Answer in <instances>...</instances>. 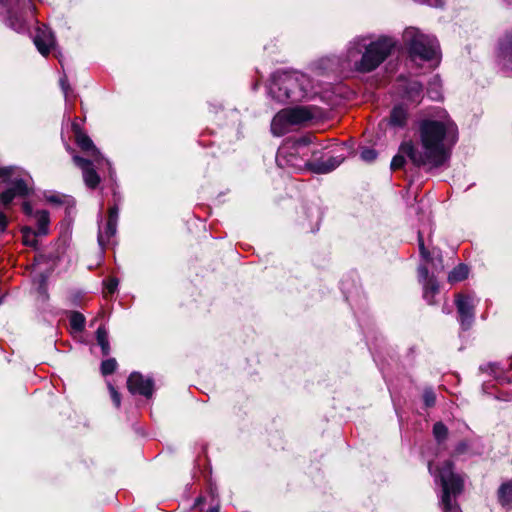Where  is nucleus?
Listing matches in <instances>:
<instances>
[{
  "label": "nucleus",
  "mask_w": 512,
  "mask_h": 512,
  "mask_svg": "<svg viewBox=\"0 0 512 512\" xmlns=\"http://www.w3.org/2000/svg\"><path fill=\"white\" fill-rule=\"evenodd\" d=\"M418 132L420 148L411 140L402 142L398 154L391 161L393 170L404 166L405 157L415 166L428 169L442 167L450 160L452 148L458 140V129L446 112L420 120Z\"/></svg>",
  "instance_id": "obj_1"
},
{
  "label": "nucleus",
  "mask_w": 512,
  "mask_h": 512,
  "mask_svg": "<svg viewBox=\"0 0 512 512\" xmlns=\"http://www.w3.org/2000/svg\"><path fill=\"white\" fill-rule=\"evenodd\" d=\"M396 40L389 36H380L372 40L369 36H358L349 42L344 55L348 68L367 73L379 67L390 55Z\"/></svg>",
  "instance_id": "obj_2"
},
{
  "label": "nucleus",
  "mask_w": 512,
  "mask_h": 512,
  "mask_svg": "<svg viewBox=\"0 0 512 512\" xmlns=\"http://www.w3.org/2000/svg\"><path fill=\"white\" fill-rule=\"evenodd\" d=\"M268 95L271 99L285 103L310 99L314 94L315 85L312 79L298 71H277L270 79Z\"/></svg>",
  "instance_id": "obj_3"
},
{
  "label": "nucleus",
  "mask_w": 512,
  "mask_h": 512,
  "mask_svg": "<svg viewBox=\"0 0 512 512\" xmlns=\"http://www.w3.org/2000/svg\"><path fill=\"white\" fill-rule=\"evenodd\" d=\"M319 150L313 144L312 136H303L295 140H287L277 152L276 162L280 167H291L294 169L309 168L312 161L309 156L316 157Z\"/></svg>",
  "instance_id": "obj_4"
},
{
  "label": "nucleus",
  "mask_w": 512,
  "mask_h": 512,
  "mask_svg": "<svg viewBox=\"0 0 512 512\" xmlns=\"http://www.w3.org/2000/svg\"><path fill=\"white\" fill-rule=\"evenodd\" d=\"M428 469L435 481L442 486L441 506L444 512H459L456 502H453L451 496H456L463 489L462 478L453 472V463L445 461L441 468L434 467L433 463H429Z\"/></svg>",
  "instance_id": "obj_5"
},
{
  "label": "nucleus",
  "mask_w": 512,
  "mask_h": 512,
  "mask_svg": "<svg viewBox=\"0 0 512 512\" xmlns=\"http://www.w3.org/2000/svg\"><path fill=\"white\" fill-rule=\"evenodd\" d=\"M403 42L413 58L423 61H433L438 64L441 59L440 46L432 35L420 32L417 28L409 27L403 32Z\"/></svg>",
  "instance_id": "obj_6"
},
{
  "label": "nucleus",
  "mask_w": 512,
  "mask_h": 512,
  "mask_svg": "<svg viewBox=\"0 0 512 512\" xmlns=\"http://www.w3.org/2000/svg\"><path fill=\"white\" fill-rule=\"evenodd\" d=\"M316 117L315 109L310 106H298L279 111L271 122V132L282 136L293 126L304 125Z\"/></svg>",
  "instance_id": "obj_7"
},
{
  "label": "nucleus",
  "mask_w": 512,
  "mask_h": 512,
  "mask_svg": "<svg viewBox=\"0 0 512 512\" xmlns=\"http://www.w3.org/2000/svg\"><path fill=\"white\" fill-rule=\"evenodd\" d=\"M0 183L7 185V188L0 193V203L4 207L9 206L15 198L25 197L30 193L27 180L14 167H0Z\"/></svg>",
  "instance_id": "obj_8"
},
{
  "label": "nucleus",
  "mask_w": 512,
  "mask_h": 512,
  "mask_svg": "<svg viewBox=\"0 0 512 512\" xmlns=\"http://www.w3.org/2000/svg\"><path fill=\"white\" fill-rule=\"evenodd\" d=\"M0 5L6 9V25L16 32L25 31L27 17L35 10L31 0H0Z\"/></svg>",
  "instance_id": "obj_9"
},
{
  "label": "nucleus",
  "mask_w": 512,
  "mask_h": 512,
  "mask_svg": "<svg viewBox=\"0 0 512 512\" xmlns=\"http://www.w3.org/2000/svg\"><path fill=\"white\" fill-rule=\"evenodd\" d=\"M475 298L471 295L458 294L455 304L459 314L460 324L463 329H469L474 321Z\"/></svg>",
  "instance_id": "obj_10"
},
{
  "label": "nucleus",
  "mask_w": 512,
  "mask_h": 512,
  "mask_svg": "<svg viewBox=\"0 0 512 512\" xmlns=\"http://www.w3.org/2000/svg\"><path fill=\"white\" fill-rule=\"evenodd\" d=\"M119 218V207L115 204L111 206L108 210V219L107 222L102 228L99 226L98 231V244L99 246L104 249V247L109 244L112 237L115 236L117 231V223Z\"/></svg>",
  "instance_id": "obj_11"
},
{
  "label": "nucleus",
  "mask_w": 512,
  "mask_h": 512,
  "mask_svg": "<svg viewBox=\"0 0 512 512\" xmlns=\"http://www.w3.org/2000/svg\"><path fill=\"white\" fill-rule=\"evenodd\" d=\"M127 387L131 394H139L150 398L154 391V381L150 377H144L139 372H133L128 377Z\"/></svg>",
  "instance_id": "obj_12"
},
{
  "label": "nucleus",
  "mask_w": 512,
  "mask_h": 512,
  "mask_svg": "<svg viewBox=\"0 0 512 512\" xmlns=\"http://www.w3.org/2000/svg\"><path fill=\"white\" fill-rule=\"evenodd\" d=\"M73 162L82 170L85 185L91 189L96 188L100 183V177L94 168L95 161L74 155Z\"/></svg>",
  "instance_id": "obj_13"
},
{
  "label": "nucleus",
  "mask_w": 512,
  "mask_h": 512,
  "mask_svg": "<svg viewBox=\"0 0 512 512\" xmlns=\"http://www.w3.org/2000/svg\"><path fill=\"white\" fill-rule=\"evenodd\" d=\"M418 278L423 286V297L428 304H434V297L439 292V285L434 276H429L426 266H419Z\"/></svg>",
  "instance_id": "obj_14"
},
{
  "label": "nucleus",
  "mask_w": 512,
  "mask_h": 512,
  "mask_svg": "<svg viewBox=\"0 0 512 512\" xmlns=\"http://www.w3.org/2000/svg\"><path fill=\"white\" fill-rule=\"evenodd\" d=\"M73 130L75 133V142L78 147L83 152L87 153L95 163L100 164L103 157L91 138L87 134L83 133L76 124H73Z\"/></svg>",
  "instance_id": "obj_15"
},
{
  "label": "nucleus",
  "mask_w": 512,
  "mask_h": 512,
  "mask_svg": "<svg viewBox=\"0 0 512 512\" xmlns=\"http://www.w3.org/2000/svg\"><path fill=\"white\" fill-rule=\"evenodd\" d=\"M33 42L37 50L43 55L47 56L50 50L55 46V38L51 30L45 25L36 29L33 37Z\"/></svg>",
  "instance_id": "obj_16"
},
{
  "label": "nucleus",
  "mask_w": 512,
  "mask_h": 512,
  "mask_svg": "<svg viewBox=\"0 0 512 512\" xmlns=\"http://www.w3.org/2000/svg\"><path fill=\"white\" fill-rule=\"evenodd\" d=\"M497 59L502 68L512 70V33L505 34L499 40Z\"/></svg>",
  "instance_id": "obj_17"
},
{
  "label": "nucleus",
  "mask_w": 512,
  "mask_h": 512,
  "mask_svg": "<svg viewBox=\"0 0 512 512\" xmlns=\"http://www.w3.org/2000/svg\"><path fill=\"white\" fill-rule=\"evenodd\" d=\"M344 161L343 156H329L326 160H315L309 165V170L317 174H325L336 169Z\"/></svg>",
  "instance_id": "obj_18"
},
{
  "label": "nucleus",
  "mask_w": 512,
  "mask_h": 512,
  "mask_svg": "<svg viewBox=\"0 0 512 512\" xmlns=\"http://www.w3.org/2000/svg\"><path fill=\"white\" fill-rule=\"evenodd\" d=\"M34 218L37 223V231H35L40 236H45L49 232V223L50 217L49 213L46 210H38L34 214Z\"/></svg>",
  "instance_id": "obj_19"
},
{
  "label": "nucleus",
  "mask_w": 512,
  "mask_h": 512,
  "mask_svg": "<svg viewBox=\"0 0 512 512\" xmlns=\"http://www.w3.org/2000/svg\"><path fill=\"white\" fill-rule=\"evenodd\" d=\"M407 110L402 106H395L391 111L389 124L394 127H404L407 121Z\"/></svg>",
  "instance_id": "obj_20"
},
{
  "label": "nucleus",
  "mask_w": 512,
  "mask_h": 512,
  "mask_svg": "<svg viewBox=\"0 0 512 512\" xmlns=\"http://www.w3.org/2000/svg\"><path fill=\"white\" fill-rule=\"evenodd\" d=\"M423 87L418 81H410L406 87V97L415 103H419L422 99Z\"/></svg>",
  "instance_id": "obj_21"
},
{
  "label": "nucleus",
  "mask_w": 512,
  "mask_h": 512,
  "mask_svg": "<svg viewBox=\"0 0 512 512\" xmlns=\"http://www.w3.org/2000/svg\"><path fill=\"white\" fill-rule=\"evenodd\" d=\"M498 498L504 508H512V483H505L499 488Z\"/></svg>",
  "instance_id": "obj_22"
},
{
  "label": "nucleus",
  "mask_w": 512,
  "mask_h": 512,
  "mask_svg": "<svg viewBox=\"0 0 512 512\" xmlns=\"http://www.w3.org/2000/svg\"><path fill=\"white\" fill-rule=\"evenodd\" d=\"M96 340L98 345L101 347L102 354L107 356L110 353V344L108 340V332L103 325L99 326L96 331Z\"/></svg>",
  "instance_id": "obj_23"
},
{
  "label": "nucleus",
  "mask_w": 512,
  "mask_h": 512,
  "mask_svg": "<svg viewBox=\"0 0 512 512\" xmlns=\"http://www.w3.org/2000/svg\"><path fill=\"white\" fill-rule=\"evenodd\" d=\"M206 502L209 503L206 512H219V502L213 493H211L207 497H198L194 502V508L200 507L202 510V505Z\"/></svg>",
  "instance_id": "obj_24"
},
{
  "label": "nucleus",
  "mask_w": 512,
  "mask_h": 512,
  "mask_svg": "<svg viewBox=\"0 0 512 512\" xmlns=\"http://www.w3.org/2000/svg\"><path fill=\"white\" fill-rule=\"evenodd\" d=\"M427 94L432 100L438 101L442 99L441 80L438 76H434L429 82Z\"/></svg>",
  "instance_id": "obj_25"
},
{
  "label": "nucleus",
  "mask_w": 512,
  "mask_h": 512,
  "mask_svg": "<svg viewBox=\"0 0 512 512\" xmlns=\"http://www.w3.org/2000/svg\"><path fill=\"white\" fill-rule=\"evenodd\" d=\"M469 270L464 264H460L455 267L448 275V281L450 283L460 282L468 277Z\"/></svg>",
  "instance_id": "obj_26"
},
{
  "label": "nucleus",
  "mask_w": 512,
  "mask_h": 512,
  "mask_svg": "<svg viewBox=\"0 0 512 512\" xmlns=\"http://www.w3.org/2000/svg\"><path fill=\"white\" fill-rule=\"evenodd\" d=\"M69 322L71 328L76 332H81L85 327V317L77 311H72L69 315Z\"/></svg>",
  "instance_id": "obj_27"
},
{
  "label": "nucleus",
  "mask_w": 512,
  "mask_h": 512,
  "mask_svg": "<svg viewBox=\"0 0 512 512\" xmlns=\"http://www.w3.org/2000/svg\"><path fill=\"white\" fill-rule=\"evenodd\" d=\"M37 236L39 235L30 227L22 229V241L26 246L36 248L38 244Z\"/></svg>",
  "instance_id": "obj_28"
},
{
  "label": "nucleus",
  "mask_w": 512,
  "mask_h": 512,
  "mask_svg": "<svg viewBox=\"0 0 512 512\" xmlns=\"http://www.w3.org/2000/svg\"><path fill=\"white\" fill-rule=\"evenodd\" d=\"M433 435L436 441L441 444L447 439L448 428L442 422H436L433 426Z\"/></svg>",
  "instance_id": "obj_29"
},
{
  "label": "nucleus",
  "mask_w": 512,
  "mask_h": 512,
  "mask_svg": "<svg viewBox=\"0 0 512 512\" xmlns=\"http://www.w3.org/2000/svg\"><path fill=\"white\" fill-rule=\"evenodd\" d=\"M117 368V361L115 358H109L106 360H103L101 363V373L104 376L112 374Z\"/></svg>",
  "instance_id": "obj_30"
},
{
  "label": "nucleus",
  "mask_w": 512,
  "mask_h": 512,
  "mask_svg": "<svg viewBox=\"0 0 512 512\" xmlns=\"http://www.w3.org/2000/svg\"><path fill=\"white\" fill-rule=\"evenodd\" d=\"M360 157L363 161L370 163L376 159L377 152L372 148H363Z\"/></svg>",
  "instance_id": "obj_31"
},
{
  "label": "nucleus",
  "mask_w": 512,
  "mask_h": 512,
  "mask_svg": "<svg viewBox=\"0 0 512 512\" xmlns=\"http://www.w3.org/2000/svg\"><path fill=\"white\" fill-rule=\"evenodd\" d=\"M108 389L115 407L119 408L121 405V395L111 383H108Z\"/></svg>",
  "instance_id": "obj_32"
},
{
  "label": "nucleus",
  "mask_w": 512,
  "mask_h": 512,
  "mask_svg": "<svg viewBox=\"0 0 512 512\" xmlns=\"http://www.w3.org/2000/svg\"><path fill=\"white\" fill-rule=\"evenodd\" d=\"M423 401L427 407H431L436 402L435 393L431 389H427L423 394Z\"/></svg>",
  "instance_id": "obj_33"
},
{
  "label": "nucleus",
  "mask_w": 512,
  "mask_h": 512,
  "mask_svg": "<svg viewBox=\"0 0 512 512\" xmlns=\"http://www.w3.org/2000/svg\"><path fill=\"white\" fill-rule=\"evenodd\" d=\"M119 281L117 278H110L104 282L105 289L108 294H113L118 288Z\"/></svg>",
  "instance_id": "obj_34"
},
{
  "label": "nucleus",
  "mask_w": 512,
  "mask_h": 512,
  "mask_svg": "<svg viewBox=\"0 0 512 512\" xmlns=\"http://www.w3.org/2000/svg\"><path fill=\"white\" fill-rule=\"evenodd\" d=\"M418 242H419V250H420V254L421 256L426 260L428 261L429 260V257H430V253L429 251L425 248V245H424V241H423V238L421 236V234L419 233L418 235Z\"/></svg>",
  "instance_id": "obj_35"
},
{
  "label": "nucleus",
  "mask_w": 512,
  "mask_h": 512,
  "mask_svg": "<svg viewBox=\"0 0 512 512\" xmlns=\"http://www.w3.org/2000/svg\"><path fill=\"white\" fill-rule=\"evenodd\" d=\"M420 4H426L431 7H441L444 4L445 0H414Z\"/></svg>",
  "instance_id": "obj_36"
},
{
  "label": "nucleus",
  "mask_w": 512,
  "mask_h": 512,
  "mask_svg": "<svg viewBox=\"0 0 512 512\" xmlns=\"http://www.w3.org/2000/svg\"><path fill=\"white\" fill-rule=\"evenodd\" d=\"M60 86H61V89L65 95V97H67L68 95V90L70 89V86H69V83H68V80L66 78V76L60 78Z\"/></svg>",
  "instance_id": "obj_37"
},
{
  "label": "nucleus",
  "mask_w": 512,
  "mask_h": 512,
  "mask_svg": "<svg viewBox=\"0 0 512 512\" xmlns=\"http://www.w3.org/2000/svg\"><path fill=\"white\" fill-rule=\"evenodd\" d=\"M467 449H468L467 443L462 441V442L458 443L457 446L455 447V454H457V455L463 454L467 451Z\"/></svg>",
  "instance_id": "obj_38"
},
{
  "label": "nucleus",
  "mask_w": 512,
  "mask_h": 512,
  "mask_svg": "<svg viewBox=\"0 0 512 512\" xmlns=\"http://www.w3.org/2000/svg\"><path fill=\"white\" fill-rule=\"evenodd\" d=\"M22 209L26 215L34 217L35 212L33 211V208L29 202H23Z\"/></svg>",
  "instance_id": "obj_39"
},
{
  "label": "nucleus",
  "mask_w": 512,
  "mask_h": 512,
  "mask_svg": "<svg viewBox=\"0 0 512 512\" xmlns=\"http://www.w3.org/2000/svg\"><path fill=\"white\" fill-rule=\"evenodd\" d=\"M7 217L3 213H0V234L3 233L7 227Z\"/></svg>",
  "instance_id": "obj_40"
},
{
  "label": "nucleus",
  "mask_w": 512,
  "mask_h": 512,
  "mask_svg": "<svg viewBox=\"0 0 512 512\" xmlns=\"http://www.w3.org/2000/svg\"><path fill=\"white\" fill-rule=\"evenodd\" d=\"M48 200H49L50 202L60 203V199H59V197H58V196H51V197H49V198H48Z\"/></svg>",
  "instance_id": "obj_41"
},
{
  "label": "nucleus",
  "mask_w": 512,
  "mask_h": 512,
  "mask_svg": "<svg viewBox=\"0 0 512 512\" xmlns=\"http://www.w3.org/2000/svg\"><path fill=\"white\" fill-rule=\"evenodd\" d=\"M39 290H40V292H41V293H43V294H45V293H46L45 288H44L42 285L39 287Z\"/></svg>",
  "instance_id": "obj_42"
},
{
  "label": "nucleus",
  "mask_w": 512,
  "mask_h": 512,
  "mask_svg": "<svg viewBox=\"0 0 512 512\" xmlns=\"http://www.w3.org/2000/svg\"><path fill=\"white\" fill-rule=\"evenodd\" d=\"M487 367L492 369L493 365L492 364H488Z\"/></svg>",
  "instance_id": "obj_43"
},
{
  "label": "nucleus",
  "mask_w": 512,
  "mask_h": 512,
  "mask_svg": "<svg viewBox=\"0 0 512 512\" xmlns=\"http://www.w3.org/2000/svg\"><path fill=\"white\" fill-rule=\"evenodd\" d=\"M2 301H3V297H2V296H0V304L2 303Z\"/></svg>",
  "instance_id": "obj_44"
}]
</instances>
